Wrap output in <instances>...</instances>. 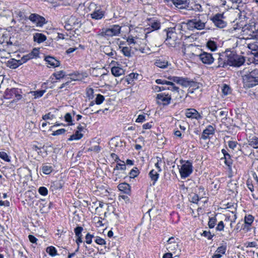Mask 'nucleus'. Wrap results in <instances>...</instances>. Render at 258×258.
Returning a JSON list of instances; mask_svg holds the SVG:
<instances>
[{"label":"nucleus","instance_id":"obj_1","mask_svg":"<svg viewBox=\"0 0 258 258\" xmlns=\"http://www.w3.org/2000/svg\"><path fill=\"white\" fill-rule=\"evenodd\" d=\"M243 86L250 88L258 85V69H244L242 72Z\"/></svg>","mask_w":258,"mask_h":258},{"label":"nucleus","instance_id":"obj_2","mask_svg":"<svg viewBox=\"0 0 258 258\" xmlns=\"http://www.w3.org/2000/svg\"><path fill=\"white\" fill-rule=\"evenodd\" d=\"M207 20V17L205 15L199 14L198 16L195 17L194 18L187 20L185 23V25L187 29L189 30H201L205 29Z\"/></svg>","mask_w":258,"mask_h":258},{"label":"nucleus","instance_id":"obj_3","mask_svg":"<svg viewBox=\"0 0 258 258\" xmlns=\"http://www.w3.org/2000/svg\"><path fill=\"white\" fill-rule=\"evenodd\" d=\"M121 27L119 25H113L109 28H103L97 34V36L102 37H111L118 36L120 33Z\"/></svg>","mask_w":258,"mask_h":258},{"label":"nucleus","instance_id":"obj_4","mask_svg":"<svg viewBox=\"0 0 258 258\" xmlns=\"http://www.w3.org/2000/svg\"><path fill=\"white\" fill-rule=\"evenodd\" d=\"M92 12L90 14L92 19L99 20L105 16V12L102 10L100 6H98L94 3H91L89 6Z\"/></svg>","mask_w":258,"mask_h":258},{"label":"nucleus","instance_id":"obj_5","mask_svg":"<svg viewBox=\"0 0 258 258\" xmlns=\"http://www.w3.org/2000/svg\"><path fill=\"white\" fill-rule=\"evenodd\" d=\"M229 58L228 64L234 67H240L245 62L244 57L243 56L237 55L234 51L228 50Z\"/></svg>","mask_w":258,"mask_h":258},{"label":"nucleus","instance_id":"obj_6","mask_svg":"<svg viewBox=\"0 0 258 258\" xmlns=\"http://www.w3.org/2000/svg\"><path fill=\"white\" fill-rule=\"evenodd\" d=\"M167 38L165 41V43L170 47H175L180 43V39L177 38V34L174 29H171L166 33Z\"/></svg>","mask_w":258,"mask_h":258},{"label":"nucleus","instance_id":"obj_7","mask_svg":"<svg viewBox=\"0 0 258 258\" xmlns=\"http://www.w3.org/2000/svg\"><path fill=\"white\" fill-rule=\"evenodd\" d=\"M21 89L18 88L7 89L5 92V97L6 99H13V101L17 102L20 100L22 96Z\"/></svg>","mask_w":258,"mask_h":258},{"label":"nucleus","instance_id":"obj_8","mask_svg":"<svg viewBox=\"0 0 258 258\" xmlns=\"http://www.w3.org/2000/svg\"><path fill=\"white\" fill-rule=\"evenodd\" d=\"M192 163L189 161H186L179 168V173L182 178H185L189 176L192 172Z\"/></svg>","mask_w":258,"mask_h":258},{"label":"nucleus","instance_id":"obj_9","mask_svg":"<svg viewBox=\"0 0 258 258\" xmlns=\"http://www.w3.org/2000/svg\"><path fill=\"white\" fill-rule=\"evenodd\" d=\"M225 18V17L224 16V13H218L211 18V20L216 27L220 28H223L225 27L227 25L226 22L224 20Z\"/></svg>","mask_w":258,"mask_h":258},{"label":"nucleus","instance_id":"obj_10","mask_svg":"<svg viewBox=\"0 0 258 258\" xmlns=\"http://www.w3.org/2000/svg\"><path fill=\"white\" fill-rule=\"evenodd\" d=\"M228 58H229L228 50H226L225 52L219 54L217 61L218 64L215 65L213 68L217 69L221 67L224 68L229 64Z\"/></svg>","mask_w":258,"mask_h":258},{"label":"nucleus","instance_id":"obj_11","mask_svg":"<svg viewBox=\"0 0 258 258\" xmlns=\"http://www.w3.org/2000/svg\"><path fill=\"white\" fill-rule=\"evenodd\" d=\"M158 100V103L161 104L163 105H167L170 103L171 97L168 94H166L164 93L158 94L156 97Z\"/></svg>","mask_w":258,"mask_h":258},{"label":"nucleus","instance_id":"obj_12","mask_svg":"<svg viewBox=\"0 0 258 258\" xmlns=\"http://www.w3.org/2000/svg\"><path fill=\"white\" fill-rule=\"evenodd\" d=\"M185 115L186 117L191 119L201 120L203 116L200 113L194 108H187L185 110Z\"/></svg>","mask_w":258,"mask_h":258},{"label":"nucleus","instance_id":"obj_13","mask_svg":"<svg viewBox=\"0 0 258 258\" xmlns=\"http://www.w3.org/2000/svg\"><path fill=\"white\" fill-rule=\"evenodd\" d=\"M29 19L32 22L35 23L37 26H42L45 23V19L36 14H31Z\"/></svg>","mask_w":258,"mask_h":258},{"label":"nucleus","instance_id":"obj_14","mask_svg":"<svg viewBox=\"0 0 258 258\" xmlns=\"http://www.w3.org/2000/svg\"><path fill=\"white\" fill-rule=\"evenodd\" d=\"M174 6L178 9H189V4L187 0H171Z\"/></svg>","mask_w":258,"mask_h":258},{"label":"nucleus","instance_id":"obj_15","mask_svg":"<svg viewBox=\"0 0 258 258\" xmlns=\"http://www.w3.org/2000/svg\"><path fill=\"white\" fill-rule=\"evenodd\" d=\"M199 58L201 61L205 64H210L214 60L212 54L206 52H203L199 55Z\"/></svg>","mask_w":258,"mask_h":258},{"label":"nucleus","instance_id":"obj_16","mask_svg":"<svg viewBox=\"0 0 258 258\" xmlns=\"http://www.w3.org/2000/svg\"><path fill=\"white\" fill-rule=\"evenodd\" d=\"M255 27L254 25L247 24L242 28V32L244 35L247 36V38H250L251 33L255 31Z\"/></svg>","mask_w":258,"mask_h":258},{"label":"nucleus","instance_id":"obj_17","mask_svg":"<svg viewBox=\"0 0 258 258\" xmlns=\"http://www.w3.org/2000/svg\"><path fill=\"white\" fill-rule=\"evenodd\" d=\"M215 133V129L213 126L209 125L203 131L202 135V138L206 140L208 139L210 135H213Z\"/></svg>","mask_w":258,"mask_h":258},{"label":"nucleus","instance_id":"obj_18","mask_svg":"<svg viewBox=\"0 0 258 258\" xmlns=\"http://www.w3.org/2000/svg\"><path fill=\"white\" fill-rule=\"evenodd\" d=\"M102 51L108 56L112 58H115L116 53L110 46H104L102 47Z\"/></svg>","mask_w":258,"mask_h":258},{"label":"nucleus","instance_id":"obj_19","mask_svg":"<svg viewBox=\"0 0 258 258\" xmlns=\"http://www.w3.org/2000/svg\"><path fill=\"white\" fill-rule=\"evenodd\" d=\"M148 21V25L151 27L152 31L157 30L160 28L161 23L159 20L155 19H150Z\"/></svg>","mask_w":258,"mask_h":258},{"label":"nucleus","instance_id":"obj_20","mask_svg":"<svg viewBox=\"0 0 258 258\" xmlns=\"http://www.w3.org/2000/svg\"><path fill=\"white\" fill-rule=\"evenodd\" d=\"M70 76L71 77V79L73 81H81L88 76L86 73H80L79 72L71 74Z\"/></svg>","mask_w":258,"mask_h":258},{"label":"nucleus","instance_id":"obj_21","mask_svg":"<svg viewBox=\"0 0 258 258\" xmlns=\"http://www.w3.org/2000/svg\"><path fill=\"white\" fill-rule=\"evenodd\" d=\"M117 187L120 191L124 194L129 195L131 193V186L129 184L126 182L119 184Z\"/></svg>","mask_w":258,"mask_h":258},{"label":"nucleus","instance_id":"obj_22","mask_svg":"<svg viewBox=\"0 0 258 258\" xmlns=\"http://www.w3.org/2000/svg\"><path fill=\"white\" fill-rule=\"evenodd\" d=\"M171 84H168V87L166 88V90H170L173 93V94L175 95V97H177V95L180 94V92H183V91L182 90H180L179 87L175 86V85L172 82H170Z\"/></svg>","mask_w":258,"mask_h":258},{"label":"nucleus","instance_id":"obj_23","mask_svg":"<svg viewBox=\"0 0 258 258\" xmlns=\"http://www.w3.org/2000/svg\"><path fill=\"white\" fill-rule=\"evenodd\" d=\"M45 60L47 62L48 64L54 68L58 67L60 65L59 61L56 59L54 57L50 56H46Z\"/></svg>","mask_w":258,"mask_h":258},{"label":"nucleus","instance_id":"obj_24","mask_svg":"<svg viewBox=\"0 0 258 258\" xmlns=\"http://www.w3.org/2000/svg\"><path fill=\"white\" fill-rule=\"evenodd\" d=\"M142 38L140 37L139 36H137V35L134 36L133 35H130L128 36L127 39V42L129 44H139V43L141 42V40Z\"/></svg>","mask_w":258,"mask_h":258},{"label":"nucleus","instance_id":"obj_25","mask_svg":"<svg viewBox=\"0 0 258 258\" xmlns=\"http://www.w3.org/2000/svg\"><path fill=\"white\" fill-rule=\"evenodd\" d=\"M67 21L73 26L80 27L81 25L80 21L75 16H71Z\"/></svg>","mask_w":258,"mask_h":258},{"label":"nucleus","instance_id":"obj_26","mask_svg":"<svg viewBox=\"0 0 258 258\" xmlns=\"http://www.w3.org/2000/svg\"><path fill=\"white\" fill-rule=\"evenodd\" d=\"M33 39L35 42L40 43L46 40V37L45 35L42 33H37L34 35Z\"/></svg>","mask_w":258,"mask_h":258},{"label":"nucleus","instance_id":"obj_27","mask_svg":"<svg viewBox=\"0 0 258 258\" xmlns=\"http://www.w3.org/2000/svg\"><path fill=\"white\" fill-rule=\"evenodd\" d=\"M124 70L118 67H114L111 68V73L115 77H119L124 74Z\"/></svg>","mask_w":258,"mask_h":258},{"label":"nucleus","instance_id":"obj_28","mask_svg":"<svg viewBox=\"0 0 258 258\" xmlns=\"http://www.w3.org/2000/svg\"><path fill=\"white\" fill-rule=\"evenodd\" d=\"M248 144L255 149H258V138L253 137L248 140Z\"/></svg>","mask_w":258,"mask_h":258},{"label":"nucleus","instance_id":"obj_29","mask_svg":"<svg viewBox=\"0 0 258 258\" xmlns=\"http://www.w3.org/2000/svg\"><path fill=\"white\" fill-rule=\"evenodd\" d=\"M155 64L157 67H159L160 68L162 69H165L167 68L168 66V62L167 61L165 60H161V59H157L155 62Z\"/></svg>","mask_w":258,"mask_h":258},{"label":"nucleus","instance_id":"obj_30","mask_svg":"<svg viewBox=\"0 0 258 258\" xmlns=\"http://www.w3.org/2000/svg\"><path fill=\"white\" fill-rule=\"evenodd\" d=\"M83 137V133H81L76 131L75 133L70 136L68 141H72L74 140H79Z\"/></svg>","mask_w":258,"mask_h":258},{"label":"nucleus","instance_id":"obj_31","mask_svg":"<svg viewBox=\"0 0 258 258\" xmlns=\"http://www.w3.org/2000/svg\"><path fill=\"white\" fill-rule=\"evenodd\" d=\"M200 195L197 194H193L190 195V201L193 203L198 204L200 200L204 198L203 195Z\"/></svg>","mask_w":258,"mask_h":258},{"label":"nucleus","instance_id":"obj_32","mask_svg":"<svg viewBox=\"0 0 258 258\" xmlns=\"http://www.w3.org/2000/svg\"><path fill=\"white\" fill-rule=\"evenodd\" d=\"M149 175L151 178V180L153 181V184H154L156 182V181L158 180L159 174H158V172L156 171L154 169H152L149 172Z\"/></svg>","mask_w":258,"mask_h":258},{"label":"nucleus","instance_id":"obj_33","mask_svg":"<svg viewBox=\"0 0 258 258\" xmlns=\"http://www.w3.org/2000/svg\"><path fill=\"white\" fill-rule=\"evenodd\" d=\"M224 159V162L225 164L228 166L229 170H231V165L232 164V160L231 158V156L229 154L226 153V154L225 155Z\"/></svg>","mask_w":258,"mask_h":258},{"label":"nucleus","instance_id":"obj_34","mask_svg":"<svg viewBox=\"0 0 258 258\" xmlns=\"http://www.w3.org/2000/svg\"><path fill=\"white\" fill-rule=\"evenodd\" d=\"M9 64L10 67L12 69H16L19 66L22 64L20 60H16L15 59H12L11 60L9 61Z\"/></svg>","mask_w":258,"mask_h":258},{"label":"nucleus","instance_id":"obj_35","mask_svg":"<svg viewBox=\"0 0 258 258\" xmlns=\"http://www.w3.org/2000/svg\"><path fill=\"white\" fill-rule=\"evenodd\" d=\"M207 46L212 51H215L217 49V45L216 43L212 40H209L207 43Z\"/></svg>","mask_w":258,"mask_h":258},{"label":"nucleus","instance_id":"obj_36","mask_svg":"<svg viewBox=\"0 0 258 258\" xmlns=\"http://www.w3.org/2000/svg\"><path fill=\"white\" fill-rule=\"evenodd\" d=\"M63 186L62 181L61 180H56L51 183V187L55 189H58L62 188Z\"/></svg>","mask_w":258,"mask_h":258},{"label":"nucleus","instance_id":"obj_37","mask_svg":"<svg viewBox=\"0 0 258 258\" xmlns=\"http://www.w3.org/2000/svg\"><path fill=\"white\" fill-rule=\"evenodd\" d=\"M119 48L121 49V51L124 55L126 57H130L131 56V49L130 47L124 46L121 47L120 46Z\"/></svg>","mask_w":258,"mask_h":258},{"label":"nucleus","instance_id":"obj_38","mask_svg":"<svg viewBox=\"0 0 258 258\" xmlns=\"http://www.w3.org/2000/svg\"><path fill=\"white\" fill-rule=\"evenodd\" d=\"M39 54V50L36 48H34L31 52L27 54L29 59L38 57Z\"/></svg>","mask_w":258,"mask_h":258},{"label":"nucleus","instance_id":"obj_39","mask_svg":"<svg viewBox=\"0 0 258 258\" xmlns=\"http://www.w3.org/2000/svg\"><path fill=\"white\" fill-rule=\"evenodd\" d=\"M45 92V90H37L35 91H30V93L34 96L35 99H37L42 97Z\"/></svg>","mask_w":258,"mask_h":258},{"label":"nucleus","instance_id":"obj_40","mask_svg":"<svg viewBox=\"0 0 258 258\" xmlns=\"http://www.w3.org/2000/svg\"><path fill=\"white\" fill-rule=\"evenodd\" d=\"M52 170L53 167L50 165H45L42 167V172L45 174H49Z\"/></svg>","mask_w":258,"mask_h":258},{"label":"nucleus","instance_id":"obj_41","mask_svg":"<svg viewBox=\"0 0 258 258\" xmlns=\"http://www.w3.org/2000/svg\"><path fill=\"white\" fill-rule=\"evenodd\" d=\"M46 251L50 255L52 256H55L57 254L56 248L52 246L47 247Z\"/></svg>","mask_w":258,"mask_h":258},{"label":"nucleus","instance_id":"obj_42","mask_svg":"<svg viewBox=\"0 0 258 258\" xmlns=\"http://www.w3.org/2000/svg\"><path fill=\"white\" fill-rule=\"evenodd\" d=\"M15 15L17 18H19L20 20H25L27 18L25 12L20 10L15 11Z\"/></svg>","mask_w":258,"mask_h":258},{"label":"nucleus","instance_id":"obj_43","mask_svg":"<svg viewBox=\"0 0 258 258\" xmlns=\"http://www.w3.org/2000/svg\"><path fill=\"white\" fill-rule=\"evenodd\" d=\"M254 218L251 215H246L244 218L245 224L249 226L251 225L253 221Z\"/></svg>","mask_w":258,"mask_h":258},{"label":"nucleus","instance_id":"obj_44","mask_svg":"<svg viewBox=\"0 0 258 258\" xmlns=\"http://www.w3.org/2000/svg\"><path fill=\"white\" fill-rule=\"evenodd\" d=\"M189 79L187 78H183L180 77L179 84V85L184 86L185 87H187L188 85L189 84Z\"/></svg>","mask_w":258,"mask_h":258},{"label":"nucleus","instance_id":"obj_45","mask_svg":"<svg viewBox=\"0 0 258 258\" xmlns=\"http://www.w3.org/2000/svg\"><path fill=\"white\" fill-rule=\"evenodd\" d=\"M65 75V72L63 71H58L53 74V76L55 77L56 80H59L64 78Z\"/></svg>","mask_w":258,"mask_h":258},{"label":"nucleus","instance_id":"obj_46","mask_svg":"<svg viewBox=\"0 0 258 258\" xmlns=\"http://www.w3.org/2000/svg\"><path fill=\"white\" fill-rule=\"evenodd\" d=\"M178 248L177 243L166 244V248L169 251H174Z\"/></svg>","mask_w":258,"mask_h":258},{"label":"nucleus","instance_id":"obj_47","mask_svg":"<svg viewBox=\"0 0 258 258\" xmlns=\"http://www.w3.org/2000/svg\"><path fill=\"white\" fill-rule=\"evenodd\" d=\"M248 47L252 52H258V43H250L248 45Z\"/></svg>","mask_w":258,"mask_h":258},{"label":"nucleus","instance_id":"obj_48","mask_svg":"<svg viewBox=\"0 0 258 258\" xmlns=\"http://www.w3.org/2000/svg\"><path fill=\"white\" fill-rule=\"evenodd\" d=\"M222 91L224 95H227L231 93V89L228 85L224 84L222 88Z\"/></svg>","mask_w":258,"mask_h":258},{"label":"nucleus","instance_id":"obj_49","mask_svg":"<svg viewBox=\"0 0 258 258\" xmlns=\"http://www.w3.org/2000/svg\"><path fill=\"white\" fill-rule=\"evenodd\" d=\"M64 120L66 122H67L69 123V125H73V120H72V116L70 113H67L64 116Z\"/></svg>","mask_w":258,"mask_h":258},{"label":"nucleus","instance_id":"obj_50","mask_svg":"<svg viewBox=\"0 0 258 258\" xmlns=\"http://www.w3.org/2000/svg\"><path fill=\"white\" fill-rule=\"evenodd\" d=\"M190 8L187 9L188 10H194L195 11H202V6L199 4H195L193 6L189 5Z\"/></svg>","mask_w":258,"mask_h":258},{"label":"nucleus","instance_id":"obj_51","mask_svg":"<svg viewBox=\"0 0 258 258\" xmlns=\"http://www.w3.org/2000/svg\"><path fill=\"white\" fill-rule=\"evenodd\" d=\"M226 251V246L225 245H221L218 247L216 250V252L220 254L221 255L224 254Z\"/></svg>","mask_w":258,"mask_h":258},{"label":"nucleus","instance_id":"obj_52","mask_svg":"<svg viewBox=\"0 0 258 258\" xmlns=\"http://www.w3.org/2000/svg\"><path fill=\"white\" fill-rule=\"evenodd\" d=\"M139 174V170L138 168L135 167L132 169L130 172V177L135 178Z\"/></svg>","mask_w":258,"mask_h":258},{"label":"nucleus","instance_id":"obj_53","mask_svg":"<svg viewBox=\"0 0 258 258\" xmlns=\"http://www.w3.org/2000/svg\"><path fill=\"white\" fill-rule=\"evenodd\" d=\"M0 158H1L6 162H9L11 161L9 156L5 152H0Z\"/></svg>","mask_w":258,"mask_h":258},{"label":"nucleus","instance_id":"obj_54","mask_svg":"<svg viewBox=\"0 0 258 258\" xmlns=\"http://www.w3.org/2000/svg\"><path fill=\"white\" fill-rule=\"evenodd\" d=\"M217 222V219L215 217H211L209 218L208 222V226L210 228H213L215 227Z\"/></svg>","mask_w":258,"mask_h":258},{"label":"nucleus","instance_id":"obj_55","mask_svg":"<svg viewBox=\"0 0 258 258\" xmlns=\"http://www.w3.org/2000/svg\"><path fill=\"white\" fill-rule=\"evenodd\" d=\"M104 97L101 94H97L95 98V102L97 104H101L104 100Z\"/></svg>","mask_w":258,"mask_h":258},{"label":"nucleus","instance_id":"obj_56","mask_svg":"<svg viewBox=\"0 0 258 258\" xmlns=\"http://www.w3.org/2000/svg\"><path fill=\"white\" fill-rule=\"evenodd\" d=\"M188 87H192V89L196 90L199 88V83L189 79Z\"/></svg>","mask_w":258,"mask_h":258},{"label":"nucleus","instance_id":"obj_57","mask_svg":"<svg viewBox=\"0 0 258 258\" xmlns=\"http://www.w3.org/2000/svg\"><path fill=\"white\" fill-rule=\"evenodd\" d=\"M83 230V228L81 226H77L75 229L74 232L75 233L76 236H82V232Z\"/></svg>","mask_w":258,"mask_h":258},{"label":"nucleus","instance_id":"obj_58","mask_svg":"<svg viewBox=\"0 0 258 258\" xmlns=\"http://www.w3.org/2000/svg\"><path fill=\"white\" fill-rule=\"evenodd\" d=\"M38 192L41 195L44 196H45L48 194V190L44 186L40 187L38 189Z\"/></svg>","mask_w":258,"mask_h":258},{"label":"nucleus","instance_id":"obj_59","mask_svg":"<svg viewBox=\"0 0 258 258\" xmlns=\"http://www.w3.org/2000/svg\"><path fill=\"white\" fill-rule=\"evenodd\" d=\"M126 169V165L123 161H122V163H117L115 169L124 170Z\"/></svg>","mask_w":258,"mask_h":258},{"label":"nucleus","instance_id":"obj_60","mask_svg":"<svg viewBox=\"0 0 258 258\" xmlns=\"http://www.w3.org/2000/svg\"><path fill=\"white\" fill-rule=\"evenodd\" d=\"M157 162L155 163V167L158 170V172H161V168L160 166V165L162 163V159L161 158L159 157H157Z\"/></svg>","mask_w":258,"mask_h":258},{"label":"nucleus","instance_id":"obj_61","mask_svg":"<svg viewBox=\"0 0 258 258\" xmlns=\"http://www.w3.org/2000/svg\"><path fill=\"white\" fill-rule=\"evenodd\" d=\"M66 132V130L64 128H61L53 132L52 133V136H58L61 134H64Z\"/></svg>","mask_w":258,"mask_h":258},{"label":"nucleus","instance_id":"obj_62","mask_svg":"<svg viewBox=\"0 0 258 258\" xmlns=\"http://www.w3.org/2000/svg\"><path fill=\"white\" fill-rule=\"evenodd\" d=\"M100 150H101V147L98 145H96V146L91 147L90 148H89L88 149V151H94L96 153H99L100 152Z\"/></svg>","mask_w":258,"mask_h":258},{"label":"nucleus","instance_id":"obj_63","mask_svg":"<svg viewBox=\"0 0 258 258\" xmlns=\"http://www.w3.org/2000/svg\"><path fill=\"white\" fill-rule=\"evenodd\" d=\"M95 241L96 243L99 245H105L106 244V241L104 239L101 238L100 237H96V239L95 240Z\"/></svg>","mask_w":258,"mask_h":258},{"label":"nucleus","instance_id":"obj_64","mask_svg":"<svg viewBox=\"0 0 258 258\" xmlns=\"http://www.w3.org/2000/svg\"><path fill=\"white\" fill-rule=\"evenodd\" d=\"M86 124H85V123H83V124H80L77 126V131L81 133H85V130H86Z\"/></svg>","mask_w":258,"mask_h":258}]
</instances>
